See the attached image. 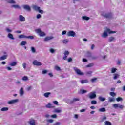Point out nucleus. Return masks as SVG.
Instances as JSON below:
<instances>
[{
	"mask_svg": "<svg viewBox=\"0 0 125 125\" xmlns=\"http://www.w3.org/2000/svg\"><path fill=\"white\" fill-rule=\"evenodd\" d=\"M51 118H53V119H55L57 118V115L56 114L52 115L51 116Z\"/></svg>",
	"mask_w": 125,
	"mask_h": 125,
	"instance_id": "48",
	"label": "nucleus"
},
{
	"mask_svg": "<svg viewBox=\"0 0 125 125\" xmlns=\"http://www.w3.org/2000/svg\"><path fill=\"white\" fill-rule=\"evenodd\" d=\"M116 101H117V102H119L120 101H123V98L121 97H118L116 98Z\"/></svg>",
	"mask_w": 125,
	"mask_h": 125,
	"instance_id": "36",
	"label": "nucleus"
},
{
	"mask_svg": "<svg viewBox=\"0 0 125 125\" xmlns=\"http://www.w3.org/2000/svg\"><path fill=\"white\" fill-rule=\"evenodd\" d=\"M116 71H117V69L116 68H112L111 69V73L112 74H114V73H116Z\"/></svg>",
	"mask_w": 125,
	"mask_h": 125,
	"instance_id": "35",
	"label": "nucleus"
},
{
	"mask_svg": "<svg viewBox=\"0 0 125 125\" xmlns=\"http://www.w3.org/2000/svg\"><path fill=\"white\" fill-rule=\"evenodd\" d=\"M6 31L8 32V33H11L12 32V30L11 29H10L9 28H6Z\"/></svg>",
	"mask_w": 125,
	"mask_h": 125,
	"instance_id": "54",
	"label": "nucleus"
},
{
	"mask_svg": "<svg viewBox=\"0 0 125 125\" xmlns=\"http://www.w3.org/2000/svg\"><path fill=\"white\" fill-rule=\"evenodd\" d=\"M87 92V91L83 89H81L80 91L78 92V93L79 94H84V93H86Z\"/></svg>",
	"mask_w": 125,
	"mask_h": 125,
	"instance_id": "13",
	"label": "nucleus"
},
{
	"mask_svg": "<svg viewBox=\"0 0 125 125\" xmlns=\"http://www.w3.org/2000/svg\"><path fill=\"white\" fill-rule=\"evenodd\" d=\"M29 123L30 124V125H36V122L33 119H31L30 121H29Z\"/></svg>",
	"mask_w": 125,
	"mask_h": 125,
	"instance_id": "15",
	"label": "nucleus"
},
{
	"mask_svg": "<svg viewBox=\"0 0 125 125\" xmlns=\"http://www.w3.org/2000/svg\"><path fill=\"white\" fill-rule=\"evenodd\" d=\"M12 7H14V8H20V7L18 5H13Z\"/></svg>",
	"mask_w": 125,
	"mask_h": 125,
	"instance_id": "40",
	"label": "nucleus"
},
{
	"mask_svg": "<svg viewBox=\"0 0 125 125\" xmlns=\"http://www.w3.org/2000/svg\"><path fill=\"white\" fill-rule=\"evenodd\" d=\"M91 59H92L93 60H94V59H96V58H97V57H96V56H91Z\"/></svg>",
	"mask_w": 125,
	"mask_h": 125,
	"instance_id": "58",
	"label": "nucleus"
},
{
	"mask_svg": "<svg viewBox=\"0 0 125 125\" xmlns=\"http://www.w3.org/2000/svg\"><path fill=\"white\" fill-rule=\"evenodd\" d=\"M81 83L82 84H83V83H88V80H87L86 79L81 80Z\"/></svg>",
	"mask_w": 125,
	"mask_h": 125,
	"instance_id": "19",
	"label": "nucleus"
},
{
	"mask_svg": "<svg viewBox=\"0 0 125 125\" xmlns=\"http://www.w3.org/2000/svg\"><path fill=\"white\" fill-rule=\"evenodd\" d=\"M66 33H67V31H63L62 33V35H66Z\"/></svg>",
	"mask_w": 125,
	"mask_h": 125,
	"instance_id": "60",
	"label": "nucleus"
},
{
	"mask_svg": "<svg viewBox=\"0 0 125 125\" xmlns=\"http://www.w3.org/2000/svg\"><path fill=\"white\" fill-rule=\"evenodd\" d=\"M31 51L33 53H35V52H36V49H35V47H31Z\"/></svg>",
	"mask_w": 125,
	"mask_h": 125,
	"instance_id": "43",
	"label": "nucleus"
},
{
	"mask_svg": "<svg viewBox=\"0 0 125 125\" xmlns=\"http://www.w3.org/2000/svg\"><path fill=\"white\" fill-rule=\"evenodd\" d=\"M52 39H53V37L52 36H51V37H46L44 38V41L45 42H47L48 41H50V40H52Z\"/></svg>",
	"mask_w": 125,
	"mask_h": 125,
	"instance_id": "14",
	"label": "nucleus"
},
{
	"mask_svg": "<svg viewBox=\"0 0 125 125\" xmlns=\"http://www.w3.org/2000/svg\"><path fill=\"white\" fill-rule=\"evenodd\" d=\"M82 19H83V20H89V19H90V18L87 17V16H83L82 17Z\"/></svg>",
	"mask_w": 125,
	"mask_h": 125,
	"instance_id": "25",
	"label": "nucleus"
},
{
	"mask_svg": "<svg viewBox=\"0 0 125 125\" xmlns=\"http://www.w3.org/2000/svg\"><path fill=\"white\" fill-rule=\"evenodd\" d=\"M115 37L112 36L109 38L108 41L109 42H115Z\"/></svg>",
	"mask_w": 125,
	"mask_h": 125,
	"instance_id": "17",
	"label": "nucleus"
},
{
	"mask_svg": "<svg viewBox=\"0 0 125 125\" xmlns=\"http://www.w3.org/2000/svg\"><path fill=\"white\" fill-rule=\"evenodd\" d=\"M8 38H9V39H10L11 40H14V37H13V35H12L11 33H9L8 34Z\"/></svg>",
	"mask_w": 125,
	"mask_h": 125,
	"instance_id": "18",
	"label": "nucleus"
},
{
	"mask_svg": "<svg viewBox=\"0 0 125 125\" xmlns=\"http://www.w3.org/2000/svg\"><path fill=\"white\" fill-rule=\"evenodd\" d=\"M92 56L90 52H87L86 53V57H91Z\"/></svg>",
	"mask_w": 125,
	"mask_h": 125,
	"instance_id": "27",
	"label": "nucleus"
},
{
	"mask_svg": "<svg viewBox=\"0 0 125 125\" xmlns=\"http://www.w3.org/2000/svg\"><path fill=\"white\" fill-rule=\"evenodd\" d=\"M48 75L50 76L51 78H52V77H53V74H52V73H51V72H50L48 74Z\"/></svg>",
	"mask_w": 125,
	"mask_h": 125,
	"instance_id": "59",
	"label": "nucleus"
},
{
	"mask_svg": "<svg viewBox=\"0 0 125 125\" xmlns=\"http://www.w3.org/2000/svg\"><path fill=\"white\" fill-rule=\"evenodd\" d=\"M72 61H73V59H72V58H69L68 59V62L69 63H70V62H72Z\"/></svg>",
	"mask_w": 125,
	"mask_h": 125,
	"instance_id": "52",
	"label": "nucleus"
},
{
	"mask_svg": "<svg viewBox=\"0 0 125 125\" xmlns=\"http://www.w3.org/2000/svg\"><path fill=\"white\" fill-rule=\"evenodd\" d=\"M67 36L68 37H75L76 36V33L74 31L71 30L67 32Z\"/></svg>",
	"mask_w": 125,
	"mask_h": 125,
	"instance_id": "5",
	"label": "nucleus"
},
{
	"mask_svg": "<svg viewBox=\"0 0 125 125\" xmlns=\"http://www.w3.org/2000/svg\"><path fill=\"white\" fill-rule=\"evenodd\" d=\"M75 71L76 74H77V75H79V76H83L84 75L83 73L82 72V71H81V70L78 68H76Z\"/></svg>",
	"mask_w": 125,
	"mask_h": 125,
	"instance_id": "6",
	"label": "nucleus"
},
{
	"mask_svg": "<svg viewBox=\"0 0 125 125\" xmlns=\"http://www.w3.org/2000/svg\"><path fill=\"white\" fill-rule=\"evenodd\" d=\"M98 99L100 101H101L102 102H103V101H105V100H106V98H103L102 96H99L98 97Z\"/></svg>",
	"mask_w": 125,
	"mask_h": 125,
	"instance_id": "16",
	"label": "nucleus"
},
{
	"mask_svg": "<svg viewBox=\"0 0 125 125\" xmlns=\"http://www.w3.org/2000/svg\"><path fill=\"white\" fill-rule=\"evenodd\" d=\"M22 80H23V81H28V77H27V76H24V77L22 78Z\"/></svg>",
	"mask_w": 125,
	"mask_h": 125,
	"instance_id": "46",
	"label": "nucleus"
},
{
	"mask_svg": "<svg viewBox=\"0 0 125 125\" xmlns=\"http://www.w3.org/2000/svg\"><path fill=\"white\" fill-rule=\"evenodd\" d=\"M33 64L34 66H42V63L39 62V61L37 60H34L33 62Z\"/></svg>",
	"mask_w": 125,
	"mask_h": 125,
	"instance_id": "8",
	"label": "nucleus"
},
{
	"mask_svg": "<svg viewBox=\"0 0 125 125\" xmlns=\"http://www.w3.org/2000/svg\"><path fill=\"white\" fill-rule=\"evenodd\" d=\"M23 7L24 9H26V10H27V11H31V7H30V6L27 5H24Z\"/></svg>",
	"mask_w": 125,
	"mask_h": 125,
	"instance_id": "11",
	"label": "nucleus"
},
{
	"mask_svg": "<svg viewBox=\"0 0 125 125\" xmlns=\"http://www.w3.org/2000/svg\"><path fill=\"white\" fill-rule=\"evenodd\" d=\"M80 112H81V113H83V112H85V109H83L80 110Z\"/></svg>",
	"mask_w": 125,
	"mask_h": 125,
	"instance_id": "62",
	"label": "nucleus"
},
{
	"mask_svg": "<svg viewBox=\"0 0 125 125\" xmlns=\"http://www.w3.org/2000/svg\"><path fill=\"white\" fill-rule=\"evenodd\" d=\"M108 33L109 34H115V33H117V31H111V29H109V28H107L106 29V32H104L103 33V34H102V37L103 38H107V37H108Z\"/></svg>",
	"mask_w": 125,
	"mask_h": 125,
	"instance_id": "1",
	"label": "nucleus"
},
{
	"mask_svg": "<svg viewBox=\"0 0 125 125\" xmlns=\"http://www.w3.org/2000/svg\"><path fill=\"white\" fill-rule=\"evenodd\" d=\"M47 73V70H44L42 71V74H46Z\"/></svg>",
	"mask_w": 125,
	"mask_h": 125,
	"instance_id": "56",
	"label": "nucleus"
},
{
	"mask_svg": "<svg viewBox=\"0 0 125 125\" xmlns=\"http://www.w3.org/2000/svg\"><path fill=\"white\" fill-rule=\"evenodd\" d=\"M8 3H12V4H15V1L13 0H8L7 1Z\"/></svg>",
	"mask_w": 125,
	"mask_h": 125,
	"instance_id": "30",
	"label": "nucleus"
},
{
	"mask_svg": "<svg viewBox=\"0 0 125 125\" xmlns=\"http://www.w3.org/2000/svg\"><path fill=\"white\" fill-rule=\"evenodd\" d=\"M36 33H37L39 35L40 37H44L45 36V33L44 32L42 31L41 29H37L36 30Z\"/></svg>",
	"mask_w": 125,
	"mask_h": 125,
	"instance_id": "4",
	"label": "nucleus"
},
{
	"mask_svg": "<svg viewBox=\"0 0 125 125\" xmlns=\"http://www.w3.org/2000/svg\"><path fill=\"white\" fill-rule=\"evenodd\" d=\"M77 101H80V99H79V98H74L72 100V102H76Z\"/></svg>",
	"mask_w": 125,
	"mask_h": 125,
	"instance_id": "39",
	"label": "nucleus"
},
{
	"mask_svg": "<svg viewBox=\"0 0 125 125\" xmlns=\"http://www.w3.org/2000/svg\"><path fill=\"white\" fill-rule=\"evenodd\" d=\"M20 94L21 96H22L24 94V90L23 88H21L20 90Z\"/></svg>",
	"mask_w": 125,
	"mask_h": 125,
	"instance_id": "21",
	"label": "nucleus"
},
{
	"mask_svg": "<svg viewBox=\"0 0 125 125\" xmlns=\"http://www.w3.org/2000/svg\"><path fill=\"white\" fill-rule=\"evenodd\" d=\"M114 77H113L114 80H117V79H118V78H119V77H120V75H119L118 74H114Z\"/></svg>",
	"mask_w": 125,
	"mask_h": 125,
	"instance_id": "26",
	"label": "nucleus"
},
{
	"mask_svg": "<svg viewBox=\"0 0 125 125\" xmlns=\"http://www.w3.org/2000/svg\"><path fill=\"white\" fill-rule=\"evenodd\" d=\"M40 7H38L36 5L34 6H33V9L35 10H37V11H39V10H40Z\"/></svg>",
	"mask_w": 125,
	"mask_h": 125,
	"instance_id": "28",
	"label": "nucleus"
},
{
	"mask_svg": "<svg viewBox=\"0 0 125 125\" xmlns=\"http://www.w3.org/2000/svg\"><path fill=\"white\" fill-rule=\"evenodd\" d=\"M17 64V62H13L10 64V66H12V67H14V66H16Z\"/></svg>",
	"mask_w": 125,
	"mask_h": 125,
	"instance_id": "32",
	"label": "nucleus"
},
{
	"mask_svg": "<svg viewBox=\"0 0 125 125\" xmlns=\"http://www.w3.org/2000/svg\"><path fill=\"white\" fill-rule=\"evenodd\" d=\"M62 42L63 43H68V42H69V41H68L67 39H65L62 41Z\"/></svg>",
	"mask_w": 125,
	"mask_h": 125,
	"instance_id": "42",
	"label": "nucleus"
},
{
	"mask_svg": "<svg viewBox=\"0 0 125 125\" xmlns=\"http://www.w3.org/2000/svg\"><path fill=\"white\" fill-rule=\"evenodd\" d=\"M53 103L55 105H58V102H57V101H53Z\"/></svg>",
	"mask_w": 125,
	"mask_h": 125,
	"instance_id": "57",
	"label": "nucleus"
},
{
	"mask_svg": "<svg viewBox=\"0 0 125 125\" xmlns=\"http://www.w3.org/2000/svg\"><path fill=\"white\" fill-rule=\"evenodd\" d=\"M109 94L111 96H112V97H115V96L116 95V93L113 92H110Z\"/></svg>",
	"mask_w": 125,
	"mask_h": 125,
	"instance_id": "29",
	"label": "nucleus"
},
{
	"mask_svg": "<svg viewBox=\"0 0 125 125\" xmlns=\"http://www.w3.org/2000/svg\"><path fill=\"white\" fill-rule=\"evenodd\" d=\"M55 69L57 70V71H60L61 70V69L60 68V67L58 66H55Z\"/></svg>",
	"mask_w": 125,
	"mask_h": 125,
	"instance_id": "38",
	"label": "nucleus"
},
{
	"mask_svg": "<svg viewBox=\"0 0 125 125\" xmlns=\"http://www.w3.org/2000/svg\"><path fill=\"white\" fill-rule=\"evenodd\" d=\"M54 107H55V106H52V105L50 103H48L46 105V108H54Z\"/></svg>",
	"mask_w": 125,
	"mask_h": 125,
	"instance_id": "20",
	"label": "nucleus"
},
{
	"mask_svg": "<svg viewBox=\"0 0 125 125\" xmlns=\"http://www.w3.org/2000/svg\"><path fill=\"white\" fill-rule=\"evenodd\" d=\"M100 112H106V109L105 108L103 107L99 109Z\"/></svg>",
	"mask_w": 125,
	"mask_h": 125,
	"instance_id": "33",
	"label": "nucleus"
},
{
	"mask_svg": "<svg viewBox=\"0 0 125 125\" xmlns=\"http://www.w3.org/2000/svg\"><path fill=\"white\" fill-rule=\"evenodd\" d=\"M64 56L63 58V60H67V57H68V55L70 54V52L68 51H65L64 52Z\"/></svg>",
	"mask_w": 125,
	"mask_h": 125,
	"instance_id": "9",
	"label": "nucleus"
},
{
	"mask_svg": "<svg viewBox=\"0 0 125 125\" xmlns=\"http://www.w3.org/2000/svg\"><path fill=\"white\" fill-rule=\"evenodd\" d=\"M22 67H23V69H26V67H27V64H26V63H23Z\"/></svg>",
	"mask_w": 125,
	"mask_h": 125,
	"instance_id": "50",
	"label": "nucleus"
},
{
	"mask_svg": "<svg viewBox=\"0 0 125 125\" xmlns=\"http://www.w3.org/2000/svg\"><path fill=\"white\" fill-rule=\"evenodd\" d=\"M1 111H8V107H3L1 108Z\"/></svg>",
	"mask_w": 125,
	"mask_h": 125,
	"instance_id": "37",
	"label": "nucleus"
},
{
	"mask_svg": "<svg viewBox=\"0 0 125 125\" xmlns=\"http://www.w3.org/2000/svg\"><path fill=\"white\" fill-rule=\"evenodd\" d=\"M105 125H112V124L111 123V122H110L109 121H105Z\"/></svg>",
	"mask_w": 125,
	"mask_h": 125,
	"instance_id": "41",
	"label": "nucleus"
},
{
	"mask_svg": "<svg viewBox=\"0 0 125 125\" xmlns=\"http://www.w3.org/2000/svg\"><path fill=\"white\" fill-rule=\"evenodd\" d=\"M19 39H29L30 40H34V38L33 36L30 35L29 36H26L25 35H19Z\"/></svg>",
	"mask_w": 125,
	"mask_h": 125,
	"instance_id": "2",
	"label": "nucleus"
},
{
	"mask_svg": "<svg viewBox=\"0 0 125 125\" xmlns=\"http://www.w3.org/2000/svg\"><path fill=\"white\" fill-rule=\"evenodd\" d=\"M113 107L114 108H118V107H119V104H114Z\"/></svg>",
	"mask_w": 125,
	"mask_h": 125,
	"instance_id": "47",
	"label": "nucleus"
},
{
	"mask_svg": "<svg viewBox=\"0 0 125 125\" xmlns=\"http://www.w3.org/2000/svg\"><path fill=\"white\" fill-rule=\"evenodd\" d=\"M19 19L20 21H21V22H25V21H26V19L22 15H20L19 16Z\"/></svg>",
	"mask_w": 125,
	"mask_h": 125,
	"instance_id": "10",
	"label": "nucleus"
},
{
	"mask_svg": "<svg viewBox=\"0 0 125 125\" xmlns=\"http://www.w3.org/2000/svg\"><path fill=\"white\" fill-rule=\"evenodd\" d=\"M83 62H86L87 61V60H86V59L83 58Z\"/></svg>",
	"mask_w": 125,
	"mask_h": 125,
	"instance_id": "64",
	"label": "nucleus"
},
{
	"mask_svg": "<svg viewBox=\"0 0 125 125\" xmlns=\"http://www.w3.org/2000/svg\"><path fill=\"white\" fill-rule=\"evenodd\" d=\"M97 80V78H94L91 80V82H92V83H94V82L96 81Z\"/></svg>",
	"mask_w": 125,
	"mask_h": 125,
	"instance_id": "44",
	"label": "nucleus"
},
{
	"mask_svg": "<svg viewBox=\"0 0 125 125\" xmlns=\"http://www.w3.org/2000/svg\"><path fill=\"white\" fill-rule=\"evenodd\" d=\"M93 65H94L93 63H89V64H88V65H87V67L88 68L90 67H92V66H93Z\"/></svg>",
	"mask_w": 125,
	"mask_h": 125,
	"instance_id": "45",
	"label": "nucleus"
},
{
	"mask_svg": "<svg viewBox=\"0 0 125 125\" xmlns=\"http://www.w3.org/2000/svg\"><path fill=\"white\" fill-rule=\"evenodd\" d=\"M41 17H42V15H41V14H38L36 16V18L37 19H40V18H41Z\"/></svg>",
	"mask_w": 125,
	"mask_h": 125,
	"instance_id": "53",
	"label": "nucleus"
},
{
	"mask_svg": "<svg viewBox=\"0 0 125 125\" xmlns=\"http://www.w3.org/2000/svg\"><path fill=\"white\" fill-rule=\"evenodd\" d=\"M60 125V122H56V123H55L53 125Z\"/></svg>",
	"mask_w": 125,
	"mask_h": 125,
	"instance_id": "63",
	"label": "nucleus"
},
{
	"mask_svg": "<svg viewBox=\"0 0 125 125\" xmlns=\"http://www.w3.org/2000/svg\"><path fill=\"white\" fill-rule=\"evenodd\" d=\"M54 112L55 113H60V112H61V110L56 109H55Z\"/></svg>",
	"mask_w": 125,
	"mask_h": 125,
	"instance_id": "49",
	"label": "nucleus"
},
{
	"mask_svg": "<svg viewBox=\"0 0 125 125\" xmlns=\"http://www.w3.org/2000/svg\"><path fill=\"white\" fill-rule=\"evenodd\" d=\"M55 51V50H54V49L51 48L50 50V52H51V53H54V52Z\"/></svg>",
	"mask_w": 125,
	"mask_h": 125,
	"instance_id": "55",
	"label": "nucleus"
},
{
	"mask_svg": "<svg viewBox=\"0 0 125 125\" xmlns=\"http://www.w3.org/2000/svg\"><path fill=\"white\" fill-rule=\"evenodd\" d=\"M96 97V94L95 93H90L89 95L90 99H94Z\"/></svg>",
	"mask_w": 125,
	"mask_h": 125,
	"instance_id": "7",
	"label": "nucleus"
},
{
	"mask_svg": "<svg viewBox=\"0 0 125 125\" xmlns=\"http://www.w3.org/2000/svg\"><path fill=\"white\" fill-rule=\"evenodd\" d=\"M16 102H18V99H15L9 101L8 102V104H13L14 103H16Z\"/></svg>",
	"mask_w": 125,
	"mask_h": 125,
	"instance_id": "12",
	"label": "nucleus"
},
{
	"mask_svg": "<svg viewBox=\"0 0 125 125\" xmlns=\"http://www.w3.org/2000/svg\"><path fill=\"white\" fill-rule=\"evenodd\" d=\"M7 58V55H5L0 58V60H5Z\"/></svg>",
	"mask_w": 125,
	"mask_h": 125,
	"instance_id": "22",
	"label": "nucleus"
},
{
	"mask_svg": "<svg viewBox=\"0 0 125 125\" xmlns=\"http://www.w3.org/2000/svg\"><path fill=\"white\" fill-rule=\"evenodd\" d=\"M53 121L54 120L53 119H49V120H48V122L49 123H53Z\"/></svg>",
	"mask_w": 125,
	"mask_h": 125,
	"instance_id": "61",
	"label": "nucleus"
},
{
	"mask_svg": "<svg viewBox=\"0 0 125 125\" xmlns=\"http://www.w3.org/2000/svg\"><path fill=\"white\" fill-rule=\"evenodd\" d=\"M101 15L105 18H112L113 17V14L112 13H108L105 14L104 13H102Z\"/></svg>",
	"mask_w": 125,
	"mask_h": 125,
	"instance_id": "3",
	"label": "nucleus"
},
{
	"mask_svg": "<svg viewBox=\"0 0 125 125\" xmlns=\"http://www.w3.org/2000/svg\"><path fill=\"white\" fill-rule=\"evenodd\" d=\"M38 11L40 13H41V14H43V11L42 10H41V8L38 10Z\"/></svg>",
	"mask_w": 125,
	"mask_h": 125,
	"instance_id": "51",
	"label": "nucleus"
},
{
	"mask_svg": "<svg viewBox=\"0 0 125 125\" xmlns=\"http://www.w3.org/2000/svg\"><path fill=\"white\" fill-rule=\"evenodd\" d=\"M50 94H51V93H50V92H46V93H45L44 94V96L47 98V97H49V95H50Z\"/></svg>",
	"mask_w": 125,
	"mask_h": 125,
	"instance_id": "24",
	"label": "nucleus"
},
{
	"mask_svg": "<svg viewBox=\"0 0 125 125\" xmlns=\"http://www.w3.org/2000/svg\"><path fill=\"white\" fill-rule=\"evenodd\" d=\"M21 45H25V44H27V42L25 41H23L21 42Z\"/></svg>",
	"mask_w": 125,
	"mask_h": 125,
	"instance_id": "31",
	"label": "nucleus"
},
{
	"mask_svg": "<svg viewBox=\"0 0 125 125\" xmlns=\"http://www.w3.org/2000/svg\"><path fill=\"white\" fill-rule=\"evenodd\" d=\"M115 98H108V102H115Z\"/></svg>",
	"mask_w": 125,
	"mask_h": 125,
	"instance_id": "23",
	"label": "nucleus"
},
{
	"mask_svg": "<svg viewBox=\"0 0 125 125\" xmlns=\"http://www.w3.org/2000/svg\"><path fill=\"white\" fill-rule=\"evenodd\" d=\"M91 103L93 104V105H95L97 104V102L95 100H92L91 101Z\"/></svg>",
	"mask_w": 125,
	"mask_h": 125,
	"instance_id": "34",
	"label": "nucleus"
}]
</instances>
